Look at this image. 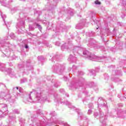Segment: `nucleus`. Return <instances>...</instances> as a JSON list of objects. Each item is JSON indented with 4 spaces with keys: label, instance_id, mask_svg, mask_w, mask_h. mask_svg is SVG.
<instances>
[{
    "label": "nucleus",
    "instance_id": "obj_1",
    "mask_svg": "<svg viewBox=\"0 0 126 126\" xmlns=\"http://www.w3.org/2000/svg\"><path fill=\"white\" fill-rule=\"evenodd\" d=\"M95 4H100L101 3L100 2H99V1L96 0V1H95Z\"/></svg>",
    "mask_w": 126,
    "mask_h": 126
},
{
    "label": "nucleus",
    "instance_id": "obj_2",
    "mask_svg": "<svg viewBox=\"0 0 126 126\" xmlns=\"http://www.w3.org/2000/svg\"><path fill=\"white\" fill-rule=\"evenodd\" d=\"M25 48H26V49H28V45H26L25 46Z\"/></svg>",
    "mask_w": 126,
    "mask_h": 126
},
{
    "label": "nucleus",
    "instance_id": "obj_3",
    "mask_svg": "<svg viewBox=\"0 0 126 126\" xmlns=\"http://www.w3.org/2000/svg\"><path fill=\"white\" fill-rule=\"evenodd\" d=\"M17 89H18V87H17Z\"/></svg>",
    "mask_w": 126,
    "mask_h": 126
}]
</instances>
